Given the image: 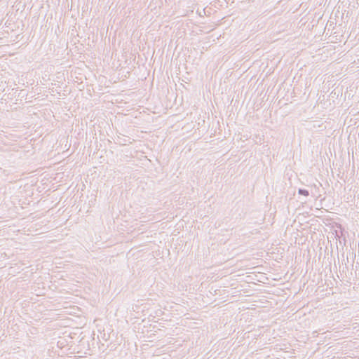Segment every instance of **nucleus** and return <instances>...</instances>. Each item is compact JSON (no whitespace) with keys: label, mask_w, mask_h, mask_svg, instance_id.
<instances>
[{"label":"nucleus","mask_w":359,"mask_h":359,"mask_svg":"<svg viewBox=\"0 0 359 359\" xmlns=\"http://www.w3.org/2000/svg\"><path fill=\"white\" fill-rule=\"evenodd\" d=\"M299 194L303 195V196H308L309 195V191L307 189H299Z\"/></svg>","instance_id":"obj_1"},{"label":"nucleus","mask_w":359,"mask_h":359,"mask_svg":"<svg viewBox=\"0 0 359 359\" xmlns=\"http://www.w3.org/2000/svg\"><path fill=\"white\" fill-rule=\"evenodd\" d=\"M318 205L316 207V209H320V208H323V206H322V203H317Z\"/></svg>","instance_id":"obj_2"},{"label":"nucleus","mask_w":359,"mask_h":359,"mask_svg":"<svg viewBox=\"0 0 359 359\" xmlns=\"http://www.w3.org/2000/svg\"><path fill=\"white\" fill-rule=\"evenodd\" d=\"M87 205V207H86V208H90V206H89L90 203H84V205Z\"/></svg>","instance_id":"obj_3"},{"label":"nucleus","mask_w":359,"mask_h":359,"mask_svg":"<svg viewBox=\"0 0 359 359\" xmlns=\"http://www.w3.org/2000/svg\"><path fill=\"white\" fill-rule=\"evenodd\" d=\"M341 235H342V237H345V234L343 231L341 232Z\"/></svg>","instance_id":"obj_4"},{"label":"nucleus","mask_w":359,"mask_h":359,"mask_svg":"<svg viewBox=\"0 0 359 359\" xmlns=\"http://www.w3.org/2000/svg\"><path fill=\"white\" fill-rule=\"evenodd\" d=\"M337 228H339L340 229H342V227L339 226V225L337 226Z\"/></svg>","instance_id":"obj_5"},{"label":"nucleus","mask_w":359,"mask_h":359,"mask_svg":"<svg viewBox=\"0 0 359 359\" xmlns=\"http://www.w3.org/2000/svg\"><path fill=\"white\" fill-rule=\"evenodd\" d=\"M337 228H339L340 229H342V227L339 226V225L337 226Z\"/></svg>","instance_id":"obj_6"},{"label":"nucleus","mask_w":359,"mask_h":359,"mask_svg":"<svg viewBox=\"0 0 359 359\" xmlns=\"http://www.w3.org/2000/svg\"><path fill=\"white\" fill-rule=\"evenodd\" d=\"M337 228H339L340 229H342V227L339 226V225L337 226Z\"/></svg>","instance_id":"obj_7"}]
</instances>
